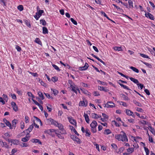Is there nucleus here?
<instances>
[{"label":"nucleus","mask_w":155,"mask_h":155,"mask_svg":"<svg viewBox=\"0 0 155 155\" xmlns=\"http://www.w3.org/2000/svg\"><path fill=\"white\" fill-rule=\"evenodd\" d=\"M47 120L49 121V123L50 124L54 125V126L57 127L60 130V133L61 134L58 133L56 134L58 137L60 139H64V137L61 134H67L66 131L64 129V125L52 118L48 119Z\"/></svg>","instance_id":"1"},{"label":"nucleus","mask_w":155,"mask_h":155,"mask_svg":"<svg viewBox=\"0 0 155 155\" xmlns=\"http://www.w3.org/2000/svg\"><path fill=\"white\" fill-rule=\"evenodd\" d=\"M122 134L115 135V138L119 141L128 142V139L126 133L124 131H121Z\"/></svg>","instance_id":"2"},{"label":"nucleus","mask_w":155,"mask_h":155,"mask_svg":"<svg viewBox=\"0 0 155 155\" xmlns=\"http://www.w3.org/2000/svg\"><path fill=\"white\" fill-rule=\"evenodd\" d=\"M44 12V11L42 10H40L36 13V15L34 16V18L36 20H38L39 18L41 16L42 14Z\"/></svg>","instance_id":"3"},{"label":"nucleus","mask_w":155,"mask_h":155,"mask_svg":"<svg viewBox=\"0 0 155 155\" xmlns=\"http://www.w3.org/2000/svg\"><path fill=\"white\" fill-rule=\"evenodd\" d=\"M104 107L107 108H113L115 107V104L111 101H109L104 104Z\"/></svg>","instance_id":"4"},{"label":"nucleus","mask_w":155,"mask_h":155,"mask_svg":"<svg viewBox=\"0 0 155 155\" xmlns=\"http://www.w3.org/2000/svg\"><path fill=\"white\" fill-rule=\"evenodd\" d=\"M88 102L85 99H84L82 101H80L79 105L80 106L86 107L87 105Z\"/></svg>","instance_id":"5"},{"label":"nucleus","mask_w":155,"mask_h":155,"mask_svg":"<svg viewBox=\"0 0 155 155\" xmlns=\"http://www.w3.org/2000/svg\"><path fill=\"white\" fill-rule=\"evenodd\" d=\"M68 119L71 124L76 126L77 122L75 120L73 119L72 117H68Z\"/></svg>","instance_id":"6"},{"label":"nucleus","mask_w":155,"mask_h":155,"mask_svg":"<svg viewBox=\"0 0 155 155\" xmlns=\"http://www.w3.org/2000/svg\"><path fill=\"white\" fill-rule=\"evenodd\" d=\"M8 141L9 143H11L15 145H18L19 142V141L18 140L11 139H8Z\"/></svg>","instance_id":"7"},{"label":"nucleus","mask_w":155,"mask_h":155,"mask_svg":"<svg viewBox=\"0 0 155 155\" xmlns=\"http://www.w3.org/2000/svg\"><path fill=\"white\" fill-rule=\"evenodd\" d=\"M30 137L29 134L28 133L25 137L21 139V141L24 142H26L29 140Z\"/></svg>","instance_id":"8"},{"label":"nucleus","mask_w":155,"mask_h":155,"mask_svg":"<svg viewBox=\"0 0 155 155\" xmlns=\"http://www.w3.org/2000/svg\"><path fill=\"white\" fill-rule=\"evenodd\" d=\"M11 104L12 107H13V110L15 111H17L18 110V106L15 102L12 101L11 102Z\"/></svg>","instance_id":"9"},{"label":"nucleus","mask_w":155,"mask_h":155,"mask_svg":"<svg viewBox=\"0 0 155 155\" xmlns=\"http://www.w3.org/2000/svg\"><path fill=\"white\" fill-rule=\"evenodd\" d=\"M31 141L35 143H38V144L42 145V143L38 139L34 138L31 140Z\"/></svg>","instance_id":"10"},{"label":"nucleus","mask_w":155,"mask_h":155,"mask_svg":"<svg viewBox=\"0 0 155 155\" xmlns=\"http://www.w3.org/2000/svg\"><path fill=\"white\" fill-rule=\"evenodd\" d=\"M70 87L71 88V90L74 92L76 94H77V90L78 88V86L74 84Z\"/></svg>","instance_id":"11"},{"label":"nucleus","mask_w":155,"mask_h":155,"mask_svg":"<svg viewBox=\"0 0 155 155\" xmlns=\"http://www.w3.org/2000/svg\"><path fill=\"white\" fill-rule=\"evenodd\" d=\"M145 16L146 17L149 18L151 20H153L154 19V17L153 15L148 12H145Z\"/></svg>","instance_id":"12"},{"label":"nucleus","mask_w":155,"mask_h":155,"mask_svg":"<svg viewBox=\"0 0 155 155\" xmlns=\"http://www.w3.org/2000/svg\"><path fill=\"white\" fill-rule=\"evenodd\" d=\"M0 145L2 147H4L7 148H8V146L7 144V143L5 142H3L1 140H0Z\"/></svg>","instance_id":"13"},{"label":"nucleus","mask_w":155,"mask_h":155,"mask_svg":"<svg viewBox=\"0 0 155 155\" xmlns=\"http://www.w3.org/2000/svg\"><path fill=\"white\" fill-rule=\"evenodd\" d=\"M98 89L101 91H103L106 92H107L108 91V90L107 89L106 87H103L101 86H98Z\"/></svg>","instance_id":"14"},{"label":"nucleus","mask_w":155,"mask_h":155,"mask_svg":"<svg viewBox=\"0 0 155 155\" xmlns=\"http://www.w3.org/2000/svg\"><path fill=\"white\" fill-rule=\"evenodd\" d=\"M3 122L5 123L6 126L9 127L10 129H12V128L11 127V124L10 122L7 120L5 118H4L3 120Z\"/></svg>","instance_id":"15"},{"label":"nucleus","mask_w":155,"mask_h":155,"mask_svg":"<svg viewBox=\"0 0 155 155\" xmlns=\"http://www.w3.org/2000/svg\"><path fill=\"white\" fill-rule=\"evenodd\" d=\"M89 67L88 64L86 63L84 66L80 67L79 70L81 71H84L87 70Z\"/></svg>","instance_id":"16"},{"label":"nucleus","mask_w":155,"mask_h":155,"mask_svg":"<svg viewBox=\"0 0 155 155\" xmlns=\"http://www.w3.org/2000/svg\"><path fill=\"white\" fill-rule=\"evenodd\" d=\"M91 114L92 118L94 119H97L101 117V115H98L95 113H92Z\"/></svg>","instance_id":"17"},{"label":"nucleus","mask_w":155,"mask_h":155,"mask_svg":"<svg viewBox=\"0 0 155 155\" xmlns=\"http://www.w3.org/2000/svg\"><path fill=\"white\" fill-rule=\"evenodd\" d=\"M81 91L84 94L88 96H91V93L90 92H88L87 90H86L84 89H81Z\"/></svg>","instance_id":"18"},{"label":"nucleus","mask_w":155,"mask_h":155,"mask_svg":"<svg viewBox=\"0 0 155 155\" xmlns=\"http://www.w3.org/2000/svg\"><path fill=\"white\" fill-rule=\"evenodd\" d=\"M97 125V122L95 120H93L90 124V126L91 127H96Z\"/></svg>","instance_id":"19"},{"label":"nucleus","mask_w":155,"mask_h":155,"mask_svg":"<svg viewBox=\"0 0 155 155\" xmlns=\"http://www.w3.org/2000/svg\"><path fill=\"white\" fill-rule=\"evenodd\" d=\"M148 129L153 135H155V131L154 128L150 126H149Z\"/></svg>","instance_id":"20"},{"label":"nucleus","mask_w":155,"mask_h":155,"mask_svg":"<svg viewBox=\"0 0 155 155\" xmlns=\"http://www.w3.org/2000/svg\"><path fill=\"white\" fill-rule=\"evenodd\" d=\"M129 78L132 81L137 84V85L139 83V81L137 79L132 77Z\"/></svg>","instance_id":"21"},{"label":"nucleus","mask_w":155,"mask_h":155,"mask_svg":"<svg viewBox=\"0 0 155 155\" xmlns=\"http://www.w3.org/2000/svg\"><path fill=\"white\" fill-rule=\"evenodd\" d=\"M70 128L74 132L75 134H76L78 136L79 135V134L78 133L77 131L75 129L73 126H70Z\"/></svg>","instance_id":"22"},{"label":"nucleus","mask_w":155,"mask_h":155,"mask_svg":"<svg viewBox=\"0 0 155 155\" xmlns=\"http://www.w3.org/2000/svg\"><path fill=\"white\" fill-rule=\"evenodd\" d=\"M127 151L129 153H131L133 152L134 151V148L130 147L127 149Z\"/></svg>","instance_id":"23"},{"label":"nucleus","mask_w":155,"mask_h":155,"mask_svg":"<svg viewBox=\"0 0 155 155\" xmlns=\"http://www.w3.org/2000/svg\"><path fill=\"white\" fill-rule=\"evenodd\" d=\"M118 83L119 84V85L122 87H123L124 89H127L128 90H130V89L127 86L123 84H121L119 82H118Z\"/></svg>","instance_id":"24"},{"label":"nucleus","mask_w":155,"mask_h":155,"mask_svg":"<svg viewBox=\"0 0 155 155\" xmlns=\"http://www.w3.org/2000/svg\"><path fill=\"white\" fill-rule=\"evenodd\" d=\"M128 3L129 5V8H134L133 5V3L131 0H129L128 1Z\"/></svg>","instance_id":"25"},{"label":"nucleus","mask_w":155,"mask_h":155,"mask_svg":"<svg viewBox=\"0 0 155 155\" xmlns=\"http://www.w3.org/2000/svg\"><path fill=\"white\" fill-rule=\"evenodd\" d=\"M72 138L74 140L76 141L77 143H80V139L77 137L73 136Z\"/></svg>","instance_id":"26"},{"label":"nucleus","mask_w":155,"mask_h":155,"mask_svg":"<svg viewBox=\"0 0 155 155\" xmlns=\"http://www.w3.org/2000/svg\"><path fill=\"white\" fill-rule=\"evenodd\" d=\"M84 117L85 118V119L87 123H89V117L87 114H84Z\"/></svg>","instance_id":"27"},{"label":"nucleus","mask_w":155,"mask_h":155,"mask_svg":"<svg viewBox=\"0 0 155 155\" xmlns=\"http://www.w3.org/2000/svg\"><path fill=\"white\" fill-rule=\"evenodd\" d=\"M130 69H132L136 73H138L139 72V71L138 69L135 67H134L133 66H131L130 67Z\"/></svg>","instance_id":"28"},{"label":"nucleus","mask_w":155,"mask_h":155,"mask_svg":"<svg viewBox=\"0 0 155 155\" xmlns=\"http://www.w3.org/2000/svg\"><path fill=\"white\" fill-rule=\"evenodd\" d=\"M117 102L120 105H122L124 107H126L127 106V105L125 102L121 101H118Z\"/></svg>","instance_id":"29"},{"label":"nucleus","mask_w":155,"mask_h":155,"mask_svg":"<svg viewBox=\"0 0 155 155\" xmlns=\"http://www.w3.org/2000/svg\"><path fill=\"white\" fill-rule=\"evenodd\" d=\"M111 133V131L109 129H106L104 130V134H105L108 135Z\"/></svg>","instance_id":"30"},{"label":"nucleus","mask_w":155,"mask_h":155,"mask_svg":"<svg viewBox=\"0 0 155 155\" xmlns=\"http://www.w3.org/2000/svg\"><path fill=\"white\" fill-rule=\"evenodd\" d=\"M126 113L129 116H131L133 114V112L127 109L126 110Z\"/></svg>","instance_id":"31"},{"label":"nucleus","mask_w":155,"mask_h":155,"mask_svg":"<svg viewBox=\"0 0 155 155\" xmlns=\"http://www.w3.org/2000/svg\"><path fill=\"white\" fill-rule=\"evenodd\" d=\"M51 91L53 92V93L54 95L55 96L58 94V92L57 90L53 88H51Z\"/></svg>","instance_id":"32"},{"label":"nucleus","mask_w":155,"mask_h":155,"mask_svg":"<svg viewBox=\"0 0 155 155\" xmlns=\"http://www.w3.org/2000/svg\"><path fill=\"white\" fill-rule=\"evenodd\" d=\"M113 49L114 50L119 51H122V49L121 47L115 46L114 47Z\"/></svg>","instance_id":"33"},{"label":"nucleus","mask_w":155,"mask_h":155,"mask_svg":"<svg viewBox=\"0 0 155 155\" xmlns=\"http://www.w3.org/2000/svg\"><path fill=\"white\" fill-rule=\"evenodd\" d=\"M35 41L39 45H41L42 44L41 41L38 38H36L35 40Z\"/></svg>","instance_id":"34"},{"label":"nucleus","mask_w":155,"mask_h":155,"mask_svg":"<svg viewBox=\"0 0 155 155\" xmlns=\"http://www.w3.org/2000/svg\"><path fill=\"white\" fill-rule=\"evenodd\" d=\"M38 94L42 100H43L44 99V96L42 93L41 92H38Z\"/></svg>","instance_id":"35"},{"label":"nucleus","mask_w":155,"mask_h":155,"mask_svg":"<svg viewBox=\"0 0 155 155\" xmlns=\"http://www.w3.org/2000/svg\"><path fill=\"white\" fill-rule=\"evenodd\" d=\"M2 96L3 97V99L5 100V101H6V102H7L8 100V96L6 94H3Z\"/></svg>","instance_id":"36"},{"label":"nucleus","mask_w":155,"mask_h":155,"mask_svg":"<svg viewBox=\"0 0 155 155\" xmlns=\"http://www.w3.org/2000/svg\"><path fill=\"white\" fill-rule=\"evenodd\" d=\"M139 54L143 58H150L149 57V56L146 54L140 53H139Z\"/></svg>","instance_id":"37"},{"label":"nucleus","mask_w":155,"mask_h":155,"mask_svg":"<svg viewBox=\"0 0 155 155\" xmlns=\"http://www.w3.org/2000/svg\"><path fill=\"white\" fill-rule=\"evenodd\" d=\"M43 33L44 34H46L48 33V30L47 28L45 27H43Z\"/></svg>","instance_id":"38"},{"label":"nucleus","mask_w":155,"mask_h":155,"mask_svg":"<svg viewBox=\"0 0 155 155\" xmlns=\"http://www.w3.org/2000/svg\"><path fill=\"white\" fill-rule=\"evenodd\" d=\"M51 80L53 82H55L57 81H58V78L56 76H54L52 77V78Z\"/></svg>","instance_id":"39"},{"label":"nucleus","mask_w":155,"mask_h":155,"mask_svg":"<svg viewBox=\"0 0 155 155\" xmlns=\"http://www.w3.org/2000/svg\"><path fill=\"white\" fill-rule=\"evenodd\" d=\"M97 82L99 83L101 85H104V86H107V83L106 82L101 81H98Z\"/></svg>","instance_id":"40"},{"label":"nucleus","mask_w":155,"mask_h":155,"mask_svg":"<svg viewBox=\"0 0 155 155\" xmlns=\"http://www.w3.org/2000/svg\"><path fill=\"white\" fill-rule=\"evenodd\" d=\"M25 130L23 132H21L20 134H18L17 136L18 137V138L20 137H21L24 136L25 135Z\"/></svg>","instance_id":"41"},{"label":"nucleus","mask_w":155,"mask_h":155,"mask_svg":"<svg viewBox=\"0 0 155 155\" xmlns=\"http://www.w3.org/2000/svg\"><path fill=\"white\" fill-rule=\"evenodd\" d=\"M142 63L145 64V65H146V66L148 67V68H151L152 67V65L150 64H149L148 63H146V62H143V61H142Z\"/></svg>","instance_id":"42"},{"label":"nucleus","mask_w":155,"mask_h":155,"mask_svg":"<svg viewBox=\"0 0 155 155\" xmlns=\"http://www.w3.org/2000/svg\"><path fill=\"white\" fill-rule=\"evenodd\" d=\"M27 94L29 97L32 98V99L35 98L34 96L31 92H28Z\"/></svg>","instance_id":"43"},{"label":"nucleus","mask_w":155,"mask_h":155,"mask_svg":"<svg viewBox=\"0 0 155 155\" xmlns=\"http://www.w3.org/2000/svg\"><path fill=\"white\" fill-rule=\"evenodd\" d=\"M40 23L43 25H45L46 24V22L44 19H41L40 20Z\"/></svg>","instance_id":"44"},{"label":"nucleus","mask_w":155,"mask_h":155,"mask_svg":"<svg viewBox=\"0 0 155 155\" xmlns=\"http://www.w3.org/2000/svg\"><path fill=\"white\" fill-rule=\"evenodd\" d=\"M33 127H34L33 124H32L29 127H28V129L26 130V131H27V130H28V131H29V132H31L32 131V130L33 128Z\"/></svg>","instance_id":"45"},{"label":"nucleus","mask_w":155,"mask_h":155,"mask_svg":"<svg viewBox=\"0 0 155 155\" xmlns=\"http://www.w3.org/2000/svg\"><path fill=\"white\" fill-rule=\"evenodd\" d=\"M52 66L57 71H60V69L57 65L54 64H52Z\"/></svg>","instance_id":"46"},{"label":"nucleus","mask_w":155,"mask_h":155,"mask_svg":"<svg viewBox=\"0 0 155 155\" xmlns=\"http://www.w3.org/2000/svg\"><path fill=\"white\" fill-rule=\"evenodd\" d=\"M101 12V14L103 15L104 17H105L108 20L111 21V20L108 17L107 15L104 12Z\"/></svg>","instance_id":"47"},{"label":"nucleus","mask_w":155,"mask_h":155,"mask_svg":"<svg viewBox=\"0 0 155 155\" xmlns=\"http://www.w3.org/2000/svg\"><path fill=\"white\" fill-rule=\"evenodd\" d=\"M17 8L20 11H21L23 10V6L21 5H18L17 7Z\"/></svg>","instance_id":"48"},{"label":"nucleus","mask_w":155,"mask_h":155,"mask_svg":"<svg viewBox=\"0 0 155 155\" xmlns=\"http://www.w3.org/2000/svg\"><path fill=\"white\" fill-rule=\"evenodd\" d=\"M25 120L26 123H28L29 122V118L28 116L25 117Z\"/></svg>","instance_id":"49"},{"label":"nucleus","mask_w":155,"mask_h":155,"mask_svg":"<svg viewBox=\"0 0 155 155\" xmlns=\"http://www.w3.org/2000/svg\"><path fill=\"white\" fill-rule=\"evenodd\" d=\"M45 96L49 99H53V97L52 96H51L50 94L48 93H45Z\"/></svg>","instance_id":"50"},{"label":"nucleus","mask_w":155,"mask_h":155,"mask_svg":"<svg viewBox=\"0 0 155 155\" xmlns=\"http://www.w3.org/2000/svg\"><path fill=\"white\" fill-rule=\"evenodd\" d=\"M136 109L137 111L141 113H143V110L141 108L137 107L136 108Z\"/></svg>","instance_id":"51"},{"label":"nucleus","mask_w":155,"mask_h":155,"mask_svg":"<svg viewBox=\"0 0 155 155\" xmlns=\"http://www.w3.org/2000/svg\"><path fill=\"white\" fill-rule=\"evenodd\" d=\"M33 118L35 119V120L37 122H39L41 124V122L40 120L37 117L34 116Z\"/></svg>","instance_id":"52"},{"label":"nucleus","mask_w":155,"mask_h":155,"mask_svg":"<svg viewBox=\"0 0 155 155\" xmlns=\"http://www.w3.org/2000/svg\"><path fill=\"white\" fill-rule=\"evenodd\" d=\"M112 147L115 150H116L117 149V145L115 143H112L111 145Z\"/></svg>","instance_id":"53"},{"label":"nucleus","mask_w":155,"mask_h":155,"mask_svg":"<svg viewBox=\"0 0 155 155\" xmlns=\"http://www.w3.org/2000/svg\"><path fill=\"white\" fill-rule=\"evenodd\" d=\"M71 21L74 24V25H77V21H75L73 18H71Z\"/></svg>","instance_id":"54"},{"label":"nucleus","mask_w":155,"mask_h":155,"mask_svg":"<svg viewBox=\"0 0 155 155\" xmlns=\"http://www.w3.org/2000/svg\"><path fill=\"white\" fill-rule=\"evenodd\" d=\"M138 87L139 88L140 87L141 89H142L144 87V85L140 83H138L137 84Z\"/></svg>","instance_id":"55"},{"label":"nucleus","mask_w":155,"mask_h":155,"mask_svg":"<svg viewBox=\"0 0 155 155\" xmlns=\"http://www.w3.org/2000/svg\"><path fill=\"white\" fill-rule=\"evenodd\" d=\"M144 150L146 153V155H149V149L146 147H144Z\"/></svg>","instance_id":"56"},{"label":"nucleus","mask_w":155,"mask_h":155,"mask_svg":"<svg viewBox=\"0 0 155 155\" xmlns=\"http://www.w3.org/2000/svg\"><path fill=\"white\" fill-rule=\"evenodd\" d=\"M17 120L16 119H14L13 120H12V124H13V126L14 127H16V125L17 124Z\"/></svg>","instance_id":"57"},{"label":"nucleus","mask_w":155,"mask_h":155,"mask_svg":"<svg viewBox=\"0 0 155 155\" xmlns=\"http://www.w3.org/2000/svg\"><path fill=\"white\" fill-rule=\"evenodd\" d=\"M11 95L12 99L14 100H16L17 99V97L15 94H11Z\"/></svg>","instance_id":"58"},{"label":"nucleus","mask_w":155,"mask_h":155,"mask_svg":"<svg viewBox=\"0 0 155 155\" xmlns=\"http://www.w3.org/2000/svg\"><path fill=\"white\" fill-rule=\"evenodd\" d=\"M48 131L51 133L55 132V134H57L56 132L57 130H56L54 129H50L48 130Z\"/></svg>","instance_id":"59"},{"label":"nucleus","mask_w":155,"mask_h":155,"mask_svg":"<svg viewBox=\"0 0 155 155\" xmlns=\"http://www.w3.org/2000/svg\"><path fill=\"white\" fill-rule=\"evenodd\" d=\"M15 48L18 51L20 52L21 50V48L19 46L16 45Z\"/></svg>","instance_id":"60"},{"label":"nucleus","mask_w":155,"mask_h":155,"mask_svg":"<svg viewBox=\"0 0 155 155\" xmlns=\"http://www.w3.org/2000/svg\"><path fill=\"white\" fill-rule=\"evenodd\" d=\"M93 95L94 96H97L100 95L99 92L97 91H94L93 92Z\"/></svg>","instance_id":"61"},{"label":"nucleus","mask_w":155,"mask_h":155,"mask_svg":"<svg viewBox=\"0 0 155 155\" xmlns=\"http://www.w3.org/2000/svg\"><path fill=\"white\" fill-rule=\"evenodd\" d=\"M68 83L69 84L70 87L75 84L71 80H68Z\"/></svg>","instance_id":"62"},{"label":"nucleus","mask_w":155,"mask_h":155,"mask_svg":"<svg viewBox=\"0 0 155 155\" xmlns=\"http://www.w3.org/2000/svg\"><path fill=\"white\" fill-rule=\"evenodd\" d=\"M22 145H20L21 147H26L28 146V145L27 143H22Z\"/></svg>","instance_id":"63"},{"label":"nucleus","mask_w":155,"mask_h":155,"mask_svg":"<svg viewBox=\"0 0 155 155\" xmlns=\"http://www.w3.org/2000/svg\"><path fill=\"white\" fill-rule=\"evenodd\" d=\"M0 102L2 103V104H5V101L3 98L0 97Z\"/></svg>","instance_id":"64"}]
</instances>
